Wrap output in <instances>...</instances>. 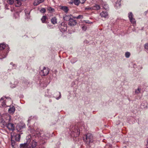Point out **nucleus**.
Returning a JSON list of instances; mask_svg holds the SVG:
<instances>
[{
    "mask_svg": "<svg viewBox=\"0 0 148 148\" xmlns=\"http://www.w3.org/2000/svg\"><path fill=\"white\" fill-rule=\"evenodd\" d=\"M14 0H8V3L10 5H12L13 4L14 2Z\"/></svg>",
    "mask_w": 148,
    "mask_h": 148,
    "instance_id": "473e14b6",
    "label": "nucleus"
},
{
    "mask_svg": "<svg viewBox=\"0 0 148 148\" xmlns=\"http://www.w3.org/2000/svg\"><path fill=\"white\" fill-rule=\"evenodd\" d=\"M40 11L42 13H44L46 12V10L45 8H43L40 10Z\"/></svg>",
    "mask_w": 148,
    "mask_h": 148,
    "instance_id": "c9c22d12",
    "label": "nucleus"
},
{
    "mask_svg": "<svg viewBox=\"0 0 148 148\" xmlns=\"http://www.w3.org/2000/svg\"><path fill=\"white\" fill-rule=\"evenodd\" d=\"M51 23L53 24H55L57 23V19L56 17L52 18L51 19Z\"/></svg>",
    "mask_w": 148,
    "mask_h": 148,
    "instance_id": "a211bd4d",
    "label": "nucleus"
},
{
    "mask_svg": "<svg viewBox=\"0 0 148 148\" xmlns=\"http://www.w3.org/2000/svg\"><path fill=\"white\" fill-rule=\"evenodd\" d=\"M147 148H148V147H147Z\"/></svg>",
    "mask_w": 148,
    "mask_h": 148,
    "instance_id": "49530a36",
    "label": "nucleus"
},
{
    "mask_svg": "<svg viewBox=\"0 0 148 148\" xmlns=\"http://www.w3.org/2000/svg\"><path fill=\"white\" fill-rule=\"evenodd\" d=\"M103 8L104 9L106 10H107L108 9V5L107 4H104V5H102Z\"/></svg>",
    "mask_w": 148,
    "mask_h": 148,
    "instance_id": "7c9ffc66",
    "label": "nucleus"
},
{
    "mask_svg": "<svg viewBox=\"0 0 148 148\" xmlns=\"http://www.w3.org/2000/svg\"><path fill=\"white\" fill-rule=\"evenodd\" d=\"M72 18H76V19H82L83 18V16L82 15H79V16H78L77 17L75 16H73Z\"/></svg>",
    "mask_w": 148,
    "mask_h": 148,
    "instance_id": "412c9836",
    "label": "nucleus"
},
{
    "mask_svg": "<svg viewBox=\"0 0 148 148\" xmlns=\"http://www.w3.org/2000/svg\"><path fill=\"white\" fill-rule=\"evenodd\" d=\"M4 117L7 121L8 120V121L9 122L11 120V116L8 114H6L4 115Z\"/></svg>",
    "mask_w": 148,
    "mask_h": 148,
    "instance_id": "dca6fc26",
    "label": "nucleus"
},
{
    "mask_svg": "<svg viewBox=\"0 0 148 148\" xmlns=\"http://www.w3.org/2000/svg\"><path fill=\"white\" fill-rule=\"evenodd\" d=\"M86 0H80V2L81 3H84L85 2V1Z\"/></svg>",
    "mask_w": 148,
    "mask_h": 148,
    "instance_id": "a19ab883",
    "label": "nucleus"
},
{
    "mask_svg": "<svg viewBox=\"0 0 148 148\" xmlns=\"http://www.w3.org/2000/svg\"><path fill=\"white\" fill-rule=\"evenodd\" d=\"M36 136H37L40 140H43L44 139H47V138L42 133H37L36 135Z\"/></svg>",
    "mask_w": 148,
    "mask_h": 148,
    "instance_id": "6e6552de",
    "label": "nucleus"
},
{
    "mask_svg": "<svg viewBox=\"0 0 148 148\" xmlns=\"http://www.w3.org/2000/svg\"><path fill=\"white\" fill-rule=\"evenodd\" d=\"M145 49L148 51V43L145 45Z\"/></svg>",
    "mask_w": 148,
    "mask_h": 148,
    "instance_id": "58836bf2",
    "label": "nucleus"
},
{
    "mask_svg": "<svg viewBox=\"0 0 148 148\" xmlns=\"http://www.w3.org/2000/svg\"><path fill=\"white\" fill-rule=\"evenodd\" d=\"M100 16L102 17L107 18L108 17V15L106 12L103 11L100 14Z\"/></svg>",
    "mask_w": 148,
    "mask_h": 148,
    "instance_id": "f8f14e48",
    "label": "nucleus"
},
{
    "mask_svg": "<svg viewBox=\"0 0 148 148\" xmlns=\"http://www.w3.org/2000/svg\"><path fill=\"white\" fill-rule=\"evenodd\" d=\"M22 1L20 0H16L15 4L16 7H19L21 5Z\"/></svg>",
    "mask_w": 148,
    "mask_h": 148,
    "instance_id": "4468645a",
    "label": "nucleus"
},
{
    "mask_svg": "<svg viewBox=\"0 0 148 148\" xmlns=\"http://www.w3.org/2000/svg\"><path fill=\"white\" fill-rule=\"evenodd\" d=\"M8 50H7V51H6L5 53L4 52V53H3L2 54H0V56L1 57V58H5L7 55V53H8Z\"/></svg>",
    "mask_w": 148,
    "mask_h": 148,
    "instance_id": "4be33fe9",
    "label": "nucleus"
},
{
    "mask_svg": "<svg viewBox=\"0 0 148 148\" xmlns=\"http://www.w3.org/2000/svg\"><path fill=\"white\" fill-rule=\"evenodd\" d=\"M133 16V15L131 12H130L128 14V17L129 19L131 18H134Z\"/></svg>",
    "mask_w": 148,
    "mask_h": 148,
    "instance_id": "c85d7f7f",
    "label": "nucleus"
},
{
    "mask_svg": "<svg viewBox=\"0 0 148 148\" xmlns=\"http://www.w3.org/2000/svg\"><path fill=\"white\" fill-rule=\"evenodd\" d=\"M15 108L14 106L11 107L8 109V112L11 114H13L15 112Z\"/></svg>",
    "mask_w": 148,
    "mask_h": 148,
    "instance_id": "ddd939ff",
    "label": "nucleus"
},
{
    "mask_svg": "<svg viewBox=\"0 0 148 148\" xmlns=\"http://www.w3.org/2000/svg\"><path fill=\"white\" fill-rule=\"evenodd\" d=\"M47 27H48V28H51V27L50 25H48Z\"/></svg>",
    "mask_w": 148,
    "mask_h": 148,
    "instance_id": "37998d69",
    "label": "nucleus"
},
{
    "mask_svg": "<svg viewBox=\"0 0 148 148\" xmlns=\"http://www.w3.org/2000/svg\"><path fill=\"white\" fill-rule=\"evenodd\" d=\"M20 147V148H29L25 144L21 145Z\"/></svg>",
    "mask_w": 148,
    "mask_h": 148,
    "instance_id": "b1692460",
    "label": "nucleus"
},
{
    "mask_svg": "<svg viewBox=\"0 0 148 148\" xmlns=\"http://www.w3.org/2000/svg\"><path fill=\"white\" fill-rule=\"evenodd\" d=\"M4 100V101L3 102H2L1 104V105L3 106V107H5V106H9L8 105H6V104H5V102L7 103L8 101H10L11 102H12V101L11 99L10 98H9L8 99H7V98H5V97H3L1 98V99L0 100V101L3 100Z\"/></svg>",
    "mask_w": 148,
    "mask_h": 148,
    "instance_id": "f03ea898",
    "label": "nucleus"
},
{
    "mask_svg": "<svg viewBox=\"0 0 148 148\" xmlns=\"http://www.w3.org/2000/svg\"><path fill=\"white\" fill-rule=\"evenodd\" d=\"M121 0H117V2H116V5L117 7L121 5Z\"/></svg>",
    "mask_w": 148,
    "mask_h": 148,
    "instance_id": "5701e85b",
    "label": "nucleus"
},
{
    "mask_svg": "<svg viewBox=\"0 0 148 148\" xmlns=\"http://www.w3.org/2000/svg\"><path fill=\"white\" fill-rule=\"evenodd\" d=\"M141 89V88H138V89L136 90L135 91V93L136 94H138L140 93Z\"/></svg>",
    "mask_w": 148,
    "mask_h": 148,
    "instance_id": "cd10ccee",
    "label": "nucleus"
},
{
    "mask_svg": "<svg viewBox=\"0 0 148 148\" xmlns=\"http://www.w3.org/2000/svg\"><path fill=\"white\" fill-rule=\"evenodd\" d=\"M147 146H148V138L147 142Z\"/></svg>",
    "mask_w": 148,
    "mask_h": 148,
    "instance_id": "c03bdc74",
    "label": "nucleus"
},
{
    "mask_svg": "<svg viewBox=\"0 0 148 148\" xmlns=\"http://www.w3.org/2000/svg\"><path fill=\"white\" fill-rule=\"evenodd\" d=\"M83 22L86 23H89V24H92V22H90L88 20H84L83 21Z\"/></svg>",
    "mask_w": 148,
    "mask_h": 148,
    "instance_id": "f704fd0d",
    "label": "nucleus"
},
{
    "mask_svg": "<svg viewBox=\"0 0 148 148\" xmlns=\"http://www.w3.org/2000/svg\"><path fill=\"white\" fill-rule=\"evenodd\" d=\"M20 137V135L19 134H16L14 135V133H11V138L12 140L15 139L17 141H19Z\"/></svg>",
    "mask_w": 148,
    "mask_h": 148,
    "instance_id": "7ed1b4c3",
    "label": "nucleus"
},
{
    "mask_svg": "<svg viewBox=\"0 0 148 148\" xmlns=\"http://www.w3.org/2000/svg\"><path fill=\"white\" fill-rule=\"evenodd\" d=\"M60 9L63 10L66 13H67L69 11V9L66 6H60Z\"/></svg>",
    "mask_w": 148,
    "mask_h": 148,
    "instance_id": "9b49d317",
    "label": "nucleus"
},
{
    "mask_svg": "<svg viewBox=\"0 0 148 148\" xmlns=\"http://www.w3.org/2000/svg\"><path fill=\"white\" fill-rule=\"evenodd\" d=\"M25 144L27 145L29 148H31V147L32 148L35 147L37 145L36 142L34 140L31 141L29 143V145H27V143Z\"/></svg>",
    "mask_w": 148,
    "mask_h": 148,
    "instance_id": "0eeeda50",
    "label": "nucleus"
},
{
    "mask_svg": "<svg viewBox=\"0 0 148 148\" xmlns=\"http://www.w3.org/2000/svg\"><path fill=\"white\" fill-rule=\"evenodd\" d=\"M25 124H22L21 125H18L16 127V128L17 130H18L19 129L20 130L23 129V128L25 127Z\"/></svg>",
    "mask_w": 148,
    "mask_h": 148,
    "instance_id": "f3484780",
    "label": "nucleus"
},
{
    "mask_svg": "<svg viewBox=\"0 0 148 148\" xmlns=\"http://www.w3.org/2000/svg\"><path fill=\"white\" fill-rule=\"evenodd\" d=\"M12 147H13L14 146V145H13V143H12Z\"/></svg>",
    "mask_w": 148,
    "mask_h": 148,
    "instance_id": "a18cd8bd",
    "label": "nucleus"
},
{
    "mask_svg": "<svg viewBox=\"0 0 148 148\" xmlns=\"http://www.w3.org/2000/svg\"><path fill=\"white\" fill-rule=\"evenodd\" d=\"M49 73L48 69L44 67L42 70L41 71L40 73V74L41 75L45 76L47 75Z\"/></svg>",
    "mask_w": 148,
    "mask_h": 148,
    "instance_id": "423d86ee",
    "label": "nucleus"
},
{
    "mask_svg": "<svg viewBox=\"0 0 148 148\" xmlns=\"http://www.w3.org/2000/svg\"><path fill=\"white\" fill-rule=\"evenodd\" d=\"M47 10L49 11L50 12H53L55 10L54 9L51 7H48Z\"/></svg>",
    "mask_w": 148,
    "mask_h": 148,
    "instance_id": "a878e982",
    "label": "nucleus"
},
{
    "mask_svg": "<svg viewBox=\"0 0 148 148\" xmlns=\"http://www.w3.org/2000/svg\"><path fill=\"white\" fill-rule=\"evenodd\" d=\"M44 1V0H38L35 1L34 3V5H38L40 3Z\"/></svg>",
    "mask_w": 148,
    "mask_h": 148,
    "instance_id": "6ab92c4d",
    "label": "nucleus"
},
{
    "mask_svg": "<svg viewBox=\"0 0 148 148\" xmlns=\"http://www.w3.org/2000/svg\"><path fill=\"white\" fill-rule=\"evenodd\" d=\"M130 20L132 24L133 25H134L136 24V21L134 18L130 19Z\"/></svg>",
    "mask_w": 148,
    "mask_h": 148,
    "instance_id": "393cba45",
    "label": "nucleus"
},
{
    "mask_svg": "<svg viewBox=\"0 0 148 148\" xmlns=\"http://www.w3.org/2000/svg\"><path fill=\"white\" fill-rule=\"evenodd\" d=\"M47 17L45 16H43L41 19V20L42 23H44L45 22L46 19Z\"/></svg>",
    "mask_w": 148,
    "mask_h": 148,
    "instance_id": "2f4dec72",
    "label": "nucleus"
},
{
    "mask_svg": "<svg viewBox=\"0 0 148 148\" xmlns=\"http://www.w3.org/2000/svg\"><path fill=\"white\" fill-rule=\"evenodd\" d=\"M6 47L7 48V49H8L9 47L8 46H6L5 44L2 43L0 45V49L1 50L3 49Z\"/></svg>",
    "mask_w": 148,
    "mask_h": 148,
    "instance_id": "2eb2a0df",
    "label": "nucleus"
},
{
    "mask_svg": "<svg viewBox=\"0 0 148 148\" xmlns=\"http://www.w3.org/2000/svg\"><path fill=\"white\" fill-rule=\"evenodd\" d=\"M73 18H72L69 21L68 23L69 25L72 27L75 25L77 24V21L74 19Z\"/></svg>",
    "mask_w": 148,
    "mask_h": 148,
    "instance_id": "39448f33",
    "label": "nucleus"
},
{
    "mask_svg": "<svg viewBox=\"0 0 148 148\" xmlns=\"http://www.w3.org/2000/svg\"><path fill=\"white\" fill-rule=\"evenodd\" d=\"M93 10H98L100 9V6L97 5L96 4L92 7Z\"/></svg>",
    "mask_w": 148,
    "mask_h": 148,
    "instance_id": "aec40b11",
    "label": "nucleus"
},
{
    "mask_svg": "<svg viewBox=\"0 0 148 148\" xmlns=\"http://www.w3.org/2000/svg\"><path fill=\"white\" fill-rule=\"evenodd\" d=\"M85 10H93L92 7H88L85 8Z\"/></svg>",
    "mask_w": 148,
    "mask_h": 148,
    "instance_id": "4c0bfd02",
    "label": "nucleus"
},
{
    "mask_svg": "<svg viewBox=\"0 0 148 148\" xmlns=\"http://www.w3.org/2000/svg\"><path fill=\"white\" fill-rule=\"evenodd\" d=\"M16 86V85L15 84H12L11 85V87L12 88H14Z\"/></svg>",
    "mask_w": 148,
    "mask_h": 148,
    "instance_id": "ea45409f",
    "label": "nucleus"
},
{
    "mask_svg": "<svg viewBox=\"0 0 148 148\" xmlns=\"http://www.w3.org/2000/svg\"><path fill=\"white\" fill-rule=\"evenodd\" d=\"M82 29L83 30L85 31L87 27L85 25H84L82 27Z\"/></svg>",
    "mask_w": 148,
    "mask_h": 148,
    "instance_id": "e433bc0d",
    "label": "nucleus"
},
{
    "mask_svg": "<svg viewBox=\"0 0 148 148\" xmlns=\"http://www.w3.org/2000/svg\"><path fill=\"white\" fill-rule=\"evenodd\" d=\"M0 122H1L2 123L3 125H5L6 124L5 122L3 119H0Z\"/></svg>",
    "mask_w": 148,
    "mask_h": 148,
    "instance_id": "72a5a7b5",
    "label": "nucleus"
},
{
    "mask_svg": "<svg viewBox=\"0 0 148 148\" xmlns=\"http://www.w3.org/2000/svg\"><path fill=\"white\" fill-rule=\"evenodd\" d=\"M6 126L10 130H12L13 131L14 130L15 126L14 124L13 123H8L6 125Z\"/></svg>",
    "mask_w": 148,
    "mask_h": 148,
    "instance_id": "1a4fd4ad",
    "label": "nucleus"
},
{
    "mask_svg": "<svg viewBox=\"0 0 148 148\" xmlns=\"http://www.w3.org/2000/svg\"><path fill=\"white\" fill-rule=\"evenodd\" d=\"M130 55V53L129 52H127L125 54V57L126 58H129Z\"/></svg>",
    "mask_w": 148,
    "mask_h": 148,
    "instance_id": "c756f323",
    "label": "nucleus"
},
{
    "mask_svg": "<svg viewBox=\"0 0 148 148\" xmlns=\"http://www.w3.org/2000/svg\"><path fill=\"white\" fill-rule=\"evenodd\" d=\"M59 28L62 32H64L66 31L67 29L66 25L64 23H62L59 26Z\"/></svg>",
    "mask_w": 148,
    "mask_h": 148,
    "instance_id": "20e7f679",
    "label": "nucleus"
},
{
    "mask_svg": "<svg viewBox=\"0 0 148 148\" xmlns=\"http://www.w3.org/2000/svg\"><path fill=\"white\" fill-rule=\"evenodd\" d=\"M84 140L87 145H90V143H92L93 142V136L92 135L90 134H86L85 138H84Z\"/></svg>",
    "mask_w": 148,
    "mask_h": 148,
    "instance_id": "f257e3e1",
    "label": "nucleus"
},
{
    "mask_svg": "<svg viewBox=\"0 0 148 148\" xmlns=\"http://www.w3.org/2000/svg\"><path fill=\"white\" fill-rule=\"evenodd\" d=\"M73 16L71 14L65 15L64 16L63 18L64 21H69L72 18Z\"/></svg>",
    "mask_w": 148,
    "mask_h": 148,
    "instance_id": "9d476101",
    "label": "nucleus"
},
{
    "mask_svg": "<svg viewBox=\"0 0 148 148\" xmlns=\"http://www.w3.org/2000/svg\"><path fill=\"white\" fill-rule=\"evenodd\" d=\"M59 94H60L58 98H57V99H59L61 97V95L60 92H59Z\"/></svg>",
    "mask_w": 148,
    "mask_h": 148,
    "instance_id": "79ce46f5",
    "label": "nucleus"
},
{
    "mask_svg": "<svg viewBox=\"0 0 148 148\" xmlns=\"http://www.w3.org/2000/svg\"><path fill=\"white\" fill-rule=\"evenodd\" d=\"M80 2V0H74L73 2L76 5H78Z\"/></svg>",
    "mask_w": 148,
    "mask_h": 148,
    "instance_id": "bb28decb",
    "label": "nucleus"
}]
</instances>
